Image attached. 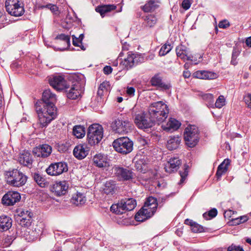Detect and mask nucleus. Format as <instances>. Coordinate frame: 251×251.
Here are the masks:
<instances>
[{
	"mask_svg": "<svg viewBox=\"0 0 251 251\" xmlns=\"http://www.w3.org/2000/svg\"><path fill=\"white\" fill-rule=\"evenodd\" d=\"M56 96L50 89L45 90L42 95V99L38 100L35 104L38 114L39 123L42 127L47 126L56 116V108L54 102Z\"/></svg>",
	"mask_w": 251,
	"mask_h": 251,
	"instance_id": "1",
	"label": "nucleus"
},
{
	"mask_svg": "<svg viewBox=\"0 0 251 251\" xmlns=\"http://www.w3.org/2000/svg\"><path fill=\"white\" fill-rule=\"evenodd\" d=\"M169 112L168 106L164 102L159 101L151 103L148 107V113L155 123H161L167 118Z\"/></svg>",
	"mask_w": 251,
	"mask_h": 251,
	"instance_id": "2",
	"label": "nucleus"
},
{
	"mask_svg": "<svg viewBox=\"0 0 251 251\" xmlns=\"http://www.w3.org/2000/svg\"><path fill=\"white\" fill-rule=\"evenodd\" d=\"M4 176L6 183L13 187L23 186L27 181V176L23 173L16 169L5 171Z\"/></svg>",
	"mask_w": 251,
	"mask_h": 251,
	"instance_id": "3",
	"label": "nucleus"
},
{
	"mask_svg": "<svg viewBox=\"0 0 251 251\" xmlns=\"http://www.w3.org/2000/svg\"><path fill=\"white\" fill-rule=\"evenodd\" d=\"M136 205V201L133 198L122 199L117 203L113 204L110 207V210L116 214H122L127 211L134 209Z\"/></svg>",
	"mask_w": 251,
	"mask_h": 251,
	"instance_id": "4",
	"label": "nucleus"
},
{
	"mask_svg": "<svg viewBox=\"0 0 251 251\" xmlns=\"http://www.w3.org/2000/svg\"><path fill=\"white\" fill-rule=\"evenodd\" d=\"M184 139L186 144L189 147H195L199 140L198 128L195 125H189L185 129Z\"/></svg>",
	"mask_w": 251,
	"mask_h": 251,
	"instance_id": "5",
	"label": "nucleus"
},
{
	"mask_svg": "<svg viewBox=\"0 0 251 251\" xmlns=\"http://www.w3.org/2000/svg\"><path fill=\"white\" fill-rule=\"evenodd\" d=\"M115 150L121 153L126 154L133 150V142L127 137L119 138L113 142Z\"/></svg>",
	"mask_w": 251,
	"mask_h": 251,
	"instance_id": "6",
	"label": "nucleus"
},
{
	"mask_svg": "<svg viewBox=\"0 0 251 251\" xmlns=\"http://www.w3.org/2000/svg\"><path fill=\"white\" fill-rule=\"evenodd\" d=\"M103 137V128L99 124L91 125L88 130L87 138L89 144L95 145L98 144Z\"/></svg>",
	"mask_w": 251,
	"mask_h": 251,
	"instance_id": "7",
	"label": "nucleus"
},
{
	"mask_svg": "<svg viewBox=\"0 0 251 251\" xmlns=\"http://www.w3.org/2000/svg\"><path fill=\"white\" fill-rule=\"evenodd\" d=\"M5 5L6 11L12 16H21L25 12L24 4L22 0H6Z\"/></svg>",
	"mask_w": 251,
	"mask_h": 251,
	"instance_id": "8",
	"label": "nucleus"
},
{
	"mask_svg": "<svg viewBox=\"0 0 251 251\" xmlns=\"http://www.w3.org/2000/svg\"><path fill=\"white\" fill-rule=\"evenodd\" d=\"M144 61V58L141 54L128 52L126 57L120 63V66L123 69L128 70Z\"/></svg>",
	"mask_w": 251,
	"mask_h": 251,
	"instance_id": "9",
	"label": "nucleus"
},
{
	"mask_svg": "<svg viewBox=\"0 0 251 251\" xmlns=\"http://www.w3.org/2000/svg\"><path fill=\"white\" fill-rule=\"evenodd\" d=\"M84 81L82 80H77V78L74 79L72 82V84L66 90V94L68 98L72 100H75L81 97V94L84 90Z\"/></svg>",
	"mask_w": 251,
	"mask_h": 251,
	"instance_id": "10",
	"label": "nucleus"
},
{
	"mask_svg": "<svg viewBox=\"0 0 251 251\" xmlns=\"http://www.w3.org/2000/svg\"><path fill=\"white\" fill-rule=\"evenodd\" d=\"M134 122L136 126L140 129L149 128L154 125V122L149 116L148 113L141 112L135 114Z\"/></svg>",
	"mask_w": 251,
	"mask_h": 251,
	"instance_id": "11",
	"label": "nucleus"
},
{
	"mask_svg": "<svg viewBox=\"0 0 251 251\" xmlns=\"http://www.w3.org/2000/svg\"><path fill=\"white\" fill-rule=\"evenodd\" d=\"M68 171V165L63 162L51 163L46 170L50 176H58Z\"/></svg>",
	"mask_w": 251,
	"mask_h": 251,
	"instance_id": "12",
	"label": "nucleus"
},
{
	"mask_svg": "<svg viewBox=\"0 0 251 251\" xmlns=\"http://www.w3.org/2000/svg\"><path fill=\"white\" fill-rule=\"evenodd\" d=\"M49 80L50 86L57 91H61L69 88V84L61 75H53L50 77Z\"/></svg>",
	"mask_w": 251,
	"mask_h": 251,
	"instance_id": "13",
	"label": "nucleus"
},
{
	"mask_svg": "<svg viewBox=\"0 0 251 251\" xmlns=\"http://www.w3.org/2000/svg\"><path fill=\"white\" fill-rule=\"evenodd\" d=\"M130 123L127 120L116 119L111 124L113 131L119 134H124L127 132Z\"/></svg>",
	"mask_w": 251,
	"mask_h": 251,
	"instance_id": "14",
	"label": "nucleus"
},
{
	"mask_svg": "<svg viewBox=\"0 0 251 251\" xmlns=\"http://www.w3.org/2000/svg\"><path fill=\"white\" fill-rule=\"evenodd\" d=\"M21 199V195L18 192L9 191L3 196L1 203L6 206L14 205L19 202Z\"/></svg>",
	"mask_w": 251,
	"mask_h": 251,
	"instance_id": "15",
	"label": "nucleus"
},
{
	"mask_svg": "<svg viewBox=\"0 0 251 251\" xmlns=\"http://www.w3.org/2000/svg\"><path fill=\"white\" fill-rule=\"evenodd\" d=\"M69 188V184L67 181H60L55 182L50 188L51 191L54 195L60 197L65 195Z\"/></svg>",
	"mask_w": 251,
	"mask_h": 251,
	"instance_id": "16",
	"label": "nucleus"
},
{
	"mask_svg": "<svg viewBox=\"0 0 251 251\" xmlns=\"http://www.w3.org/2000/svg\"><path fill=\"white\" fill-rule=\"evenodd\" d=\"M115 172L116 176L121 180H129L134 176L133 172L129 168L116 167Z\"/></svg>",
	"mask_w": 251,
	"mask_h": 251,
	"instance_id": "17",
	"label": "nucleus"
},
{
	"mask_svg": "<svg viewBox=\"0 0 251 251\" xmlns=\"http://www.w3.org/2000/svg\"><path fill=\"white\" fill-rule=\"evenodd\" d=\"M51 147L47 144H43L34 148L33 153L37 157L45 158L48 157L51 153Z\"/></svg>",
	"mask_w": 251,
	"mask_h": 251,
	"instance_id": "18",
	"label": "nucleus"
},
{
	"mask_svg": "<svg viewBox=\"0 0 251 251\" xmlns=\"http://www.w3.org/2000/svg\"><path fill=\"white\" fill-rule=\"evenodd\" d=\"M155 212L156 210L142 207L135 215V219L137 221L143 222L151 217Z\"/></svg>",
	"mask_w": 251,
	"mask_h": 251,
	"instance_id": "19",
	"label": "nucleus"
},
{
	"mask_svg": "<svg viewBox=\"0 0 251 251\" xmlns=\"http://www.w3.org/2000/svg\"><path fill=\"white\" fill-rule=\"evenodd\" d=\"M150 82L152 86L157 87L162 90L166 91L172 87L170 83H165L162 81V77L158 74L155 75Z\"/></svg>",
	"mask_w": 251,
	"mask_h": 251,
	"instance_id": "20",
	"label": "nucleus"
},
{
	"mask_svg": "<svg viewBox=\"0 0 251 251\" xmlns=\"http://www.w3.org/2000/svg\"><path fill=\"white\" fill-rule=\"evenodd\" d=\"M181 164V160L178 157H171L165 165L166 172L171 173L177 171Z\"/></svg>",
	"mask_w": 251,
	"mask_h": 251,
	"instance_id": "21",
	"label": "nucleus"
},
{
	"mask_svg": "<svg viewBox=\"0 0 251 251\" xmlns=\"http://www.w3.org/2000/svg\"><path fill=\"white\" fill-rule=\"evenodd\" d=\"M94 164L99 168H106L109 166L107 156L99 153L96 154L93 157Z\"/></svg>",
	"mask_w": 251,
	"mask_h": 251,
	"instance_id": "22",
	"label": "nucleus"
},
{
	"mask_svg": "<svg viewBox=\"0 0 251 251\" xmlns=\"http://www.w3.org/2000/svg\"><path fill=\"white\" fill-rule=\"evenodd\" d=\"M88 151V148L86 145L79 144L75 148L73 153L76 158L82 159L87 155Z\"/></svg>",
	"mask_w": 251,
	"mask_h": 251,
	"instance_id": "23",
	"label": "nucleus"
},
{
	"mask_svg": "<svg viewBox=\"0 0 251 251\" xmlns=\"http://www.w3.org/2000/svg\"><path fill=\"white\" fill-rule=\"evenodd\" d=\"M194 77L203 79H213L218 77V75L213 72L198 71L193 74Z\"/></svg>",
	"mask_w": 251,
	"mask_h": 251,
	"instance_id": "24",
	"label": "nucleus"
},
{
	"mask_svg": "<svg viewBox=\"0 0 251 251\" xmlns=\"http://www.w3.org/2000/svg\"><path fill=\"white\" fill-rule=\"evenodd\" d=\"M176 55L178 57L185 60H192V57L188 55V50L187 48L182 45H179L176 49Z\"/></svg>",
	"mask_w": 251,
	"mask_h": 251,
	"instance_id": "25",
	"label": "nucleus"
},
{
	"mask_svg": "<svg viewBox=\"0 0 251 251\" xmlns=\"http://www.w3.org/2000/svg\"><path fill=\"white\" fill-rule=\"evenodd\" d=\"M18 161L21 165L29 167L32 164L33 160L31 154L28 151H24L19 155Z\"/></svg>",
	"mask_w": 251,
	"mask_h": 251,
	"instance_id": "26",
	"label": "nucleus"
},
{
	"mask_svg": "<svg viewBox=\"0 0 251 251\" xmlns=\"http://www.w3.org/2000/svg\"><path fill=\"white\" fill-rule=\"evenodd\" d=\"M22 216L20 217L19 224L22 226H29L32 223V214L28 211H26L25 214L24 211L21 212Z\"/></svg>",
	"mask_w": 251,
	"mask_h": 251,
	"instance_id": "27",
	"label": "nucleus"
},
{
	"mask_svg": "<svg viewBox=\"0 0 251 251\" xmlns=\"http://www.w3.org/2000/svg\"><path fill=\"white\" fill-rule=\"evenodd\" d=\"M12 226V220L7 216L1 215L0 216V230L6 231L9 229Z\"/></svg>",
	"mask_w": 251,
	"mask_h": 251,
	"instance_id": "28",
	"label": "nucleus"
},
{
	"mask_svg": "<svg viewBox=\"0 0 251 251\" xmlns=\"http://www.w3.org/2000/svg\"><path fill=\"white\" fill-rule=\"evenodd\" d=\"M180 123L174 118H170L166 125H162L164 130L166 131L176 130L180 126Z\"/></svg>",
	"mask_w": 251,
	"mask_h": 251,
	"instance_id": "29",
	"label": "nucleus"
},
{
	"mask_svg": "<svg viewBox=\"0 0 251 251\" xmlns=\"http://www.w3.org/2000/svg\"><path fill=\"white\" fill-rule=\"evenodd\" d=\"M181 142V138L178 136H170L167 143V148L169 150L177 149Z\"/></svg>",
	"mask_w": 251,
	"mask_h": 251,
	"instance_id": "30",
	"label": "nucleus"
},
{
	"mask_svg": "<svg viewBox=\"0 0 251 251\" xmlns=\"http://www.w3.org/2000/svg\"><path fill=\"white\" fill-rule=\"evenodd\" d=\"M116 190V186L115 181L112 180L107 181L103 185L102 188L103 193L106 195H113Z\"/></svg>",
	"mask_w": 251,
	"mask_h": 251,
	"instance_id": "31",
	"label": "nucleus"
},
{
	"mask_svg": "<svg viewBox=\"0 0 251 251\" xmlns=\"http://www.w3.org/2000/svg\"><path fill=\"white\" fill-rule=\"evenodd\" d=\"M159 6L158 0H149L147 2L141 7L145 12H150L155 10Z\"/></svg>",
	"mask_w": 251,
	"mask_h": 251,
	"instance_id": "32",
	"label": "nucleus"
},
{
	"mask_svg": "<svg viewBox=\"0 0 251 251\" xmlns=\"http://www.w3.org/2000/svg\"><path fill=\"white\" fill-rule=\"evenodd\" d=\"M230 162L229 159H226L219 165L216 172V176L218 178H220L223 175L226 174Z\"/></svg>",
	"mask_w": 251,
	"mask_h": 251,
	"instance_id": "33",
	"label": "nucleus"
},
{
	"mask_svg": "<svg viewBox=\"0 0 251 251\" xmlns=\"http://www.w3.org/2000/svg\"><path fill=\"white\" fill-rule=\"evenodd\" d=\"M86 201V198L84 194L80 192H77L71 199V202L77 206L82 205L84 204Z\"/></svg>",
	"mask_w": 251,
	"mask_h": 251,
	"instance_id": "34",
	"label": "nucleus"
},
{
	"mask_svg": "<svg viewBox=\"0 0 251 251\" xmlns=\"http://www.w3.org/2000/svg\"><path fill=\"white\" fill-rule=\"evenodd\" d=\"M156 17L152 14H149L144 17L143 25L146 27L151 28L153 27L157 23Z\"/></svg>",
	"mask_w": 251,
	"mask_h": 251,
	"instance_id": "35",
	"label": "nucleus"
},
{
	"mask_svg": "<svg viewBox=\"0 0 251 251\" xmlns=\"http://www.w3.org/2000/svg\"><path fill=\"white\" fill-rule=\"evenodd\" d=\"M157 206L158 204L156 199L153 197H149L147 199L143 207L156 211Z\"/></svg>",
	"mask_w": 251,
	"mask_h": 251,
	"instance_id": "36",
	"label": "nucleus"
},
{
	"mask_svg": "<svg viewBox=\"0 0 251 251\" xmlns=\"http://www.w3.org/2000/svg\"><path fill=\"white\" fill-rule=\"evenodd\" d=\"M73 134L77 138H82L85 135V127L81 125H76L73 127Z\"/></svg>",
	"mask_w": 251,
	"mask_h": 251,
	"instance_id": "37",
	"label": "nucleus"
},
{
	"mask_svg": "<svg viewBox=\"0 0 251 251\" xmlns=\"http://www.w3.org/2000/svg\"><path fill=\"white\" fill-rule=\"evenodd\" d=\"M32 177L35 181L41 187L44 188L46 187L48 182L46 179L41 175L39 173H35L33 174Z\"/></svg>",
	"mask_w": 251,
	"mask_h": 251,
	"instance_id": "38",
	"label": "nucleus"
},
{
	"mask_svg": "<svg viewBox=\"0 0 251 251\" xmlns=\"http://www.w3.org/2000/svg\"><path fill=\"white\" fill-rule=\"evenodd\" d=\"M116 6L114 5H104L97 7L96 8V11L100 13L103 17L105 13L114 10Z\"/></svg>",
	"mask_w": 251,
	"mask_h": 251,
	"instance_id": "39",
	"label": "nucleus"
},
{
	"mask_svg": "<svg viewBox=\"0 0 251 251\" xmlns=\"http://www.w3.org/2000/svg\"><path fill=\"white\" fill-rule=\"evenodd\" d=\"M173 46L169 43H166L163 45L159 52L160 56H164L168 53L172 49Z\"/></svg>",
	"mask_w": 251,
	"mask_h": 251,
	"instance_id": "40",
	"label": "nucleus"
},
{
	"mask_svg": "<svg viewBox=\"0 0 251 251\" xmlns=\"http://www.w3.org/2000/svg\"><path fill=\"white\" fill-rule=\"evenodd\" d=\"M109 87L108 82H103L101 83L98 88V95L101 96L104 91H107L108 88Z\"/></svg>",
	"mask_w": 251,
	"mask_h": 251,
	"instance_id": "41",
	"label": "nucleus"
},
{
	"mask_svg": "<svg viewBox=\"0 0 251 251\" xmlns=\"http://www.w3.org/2000/svg\"><path fill=\"white\" fill-rule=\"evenodd\" d=\"M55 39L60 40L64 41L66 43L67 48L70 47V37L69 35H65V34H60L58 35Z\"/></svg>",
	"mask_w": 251,
	"mask_h": 251,
	"instance_id": "42",
	"label": "nucleus"
},
{
	"mask_svg": "<svg viewBox=\"0 0 251 251\" xmlns=\"http://www.w3.org/2000/svg\"><path fill=\"white\" fill-rule=\"evenodd\" d=\"M217 215V210L216 208H213L208 213L203 214V217L206 220L210 219L216 216Z\"/></svg>",
	"mask_w": 251,
	"mask_h": 251,
	"instance_id": "43",
	"label": "nucleus"
},
{
	"mask_svg": "<svg viewBox=\"0 0 251 251\" xmlns=\"http://www.w3.org/2000/svg\"><path fill=\"white\" fill-rule=\"evenodd\" d=\"M226 104V100L224 96L220 95L217 99L215 106L216 108H221Z\"/></svg>",
	"mask_w": 251,
	"mask_h": 251,
	"instance_id": "44",
	"label": "nucleus"
},
{
	"mask_svg": "<svg viewBox=\"0 0 251 251\" xmlns=\"http://www.w3.org/2000/svg\"><path fill=\"white\" fill-rule=\"evenodd\" d=\"M203 99L206 101H208L209 105H213L214 102V96L211 94H204L202 96Z\"/></svg>",
	"mask_w": 251,
	"mask_h": 251,
	"instance_id": "45",
	"label": "nucleus"
},
{
	"mask_svg": "<svg viewBox=\"0 0 251 251\" xmlns=\"http://www.w3.org/2000/svg\"><path fill=\"white\" fill-rule=\"evenodd\" d=\"M188 168L187 167H185L184 169V171L182 172L181 171L179 172V174L181 177V179L178 183V184L180 185L183 183V182L186 179V177L188 176Z\"/></svg>",
	"mask_w": 251,
	"mask_h": 251,
	"instance_id": "46",
	"label": "nucleus"
},
{
	"mask_svg": "<svg viewBox=\"0 0 251 251\" xmlns=\"http://www.w3.org/2000/svg\"><path fill=\"white\" fill-rule=\"evenodd\" d=\"M39 7L41 8H47L50 9L51 12L55 13H56V12L58 11V7L55 5L50 3L46 5H40Z\"/></svg>",
	"mask_w": 251,
	"mask_h": 251,
	"instance_id": "47",
	"label": "nucleus"
},
{
	"mask_svg": "<svg viewBox=\"0 0 251 251\" xmlns=\"http://www.w3.org/2000/svg\"><path fill=\"white\" fill-rule=\"evenodd\" d=\"M227 251H244V250L242 246L232 244L228 247Z\"/></svg>",
	"mask_w": 251,
	"mask_h": 251,
	"instance_id": "48",
	"label": "nucleus"
},
{
	"mask_svg": "<svg viewBox=\"0 0 251 251\" xmlns=\"http://www.w3.org/2000/svg\"><path fill=\"white\" fill-rule=\"evenodd\" d=\"M233 223L235 225H239L248 220V218L246 216H240V217L232 219Z\"/></svg>",
	"mask_w": 251,
	"mask_h": 251,
	"instance_id": "49",
	"label": "nucleus"
},
{
	"mask_svg": "<svg viewBox=\"0 0 251 251\" xmlns=\"http://www.w3.org/2000/svg\"><path fill=\"white\" fill-rule=\"evenodd\" d=\"M239 52L238 50L234 49L232 53V57L231 60V64L233 65H236L237 64L236 59L237 56L239 55Z\"/></svg>",
	"mask_w": 251,
	"mask_h": 251,
	"instance_id": "50",
	"label": "nucleus"
},
{
	"mask_svg": "<svg viewBox=\"0 0 251 251\" xmlns=\"http://www.w3.org/2000/svg\"><path fill=\"white\" fill-rule=\"evenodd\" d=\"M191 230L193 232H201L203 231V228L201 226L195 222L191 228Z\"/></svg>",
	"mask_w": 251,
	"mask_h": 251,
	"instance_id": "51",
	"label": "nucleus"
},
{
	"mask_svg": "<svg viewBox=\"0 0 251 251\" xmlns=\"http://www.w3.org/2000/svg\"><path fill=\"white\" fill-rule=\"evenodd\" d=\"M12 238L10 236H8L4 239L3 245L5 247H8L12 244Z\"/></svg>",
	"mask_w": 251,
	"mask_h": 251,
	"instance_id": "52",
	"label": "nucleus"
},
{
	"mask_svg": "<svg viewBox=\"0 0 251 251\" xmlns=\"http://www.w3.org/2000/svg\"><path fill=\"white\" fill-rule=\"evenodd\" d=\"M191 4V3L189 0H183L181 6L183 9L187 10L190 7Z\"/></svg>",
	"mask_w": 251,
	"mask_h": 251,
	"instance_id": "53",
	"label": "nucleus"
},
{
	"mask_svg": "<svg viewBox=\"0 0 251 251\" xmlns=\"http://www.w3.org/2000/svg\"><path fill=\"white\" fill-rule=\"evenodd\" d=\"M245 102L248 105V107L251 108V94H248L244 97Z\"/></svg>",
	"mask_w": 251,
	"mask_h": 251,
	"instance_id": "54",
	"label": "nucleus"
},
{
	"mask_svg": "<svg viewBox=\"0 0 251 251\" xmlns=\"http://www.w3.org/2000/svg\"><path fill=\"white\" fill-rule=\"evenodd\" d=\"M229 26V23L226 20L221 21L219 23V27L222 28H226Z\"/></svg>",
	"mask_w": 251,
	"mask_h": 251,
	"instance_id": "55",
	"label": "nucleus"
},
{
	"mask_svg": "<svg viewBox=\"0 0 251 251\" xmlns=\"http://www.w3.org/2000/svg\"><path fill=\"white\" fill-rule=\"evenodd\" d=\"M73 38V44L75 46L80 47L82 44V42L78 40V38L76 37L75 35H72Z\"/></svg>",
	"mask_w": 251,
	"mask_h": 251,
	"instance_id": "56",
	"label": "nucleus"
},
{
	"mask_svg": "<svg viewBox=\"0 0 251 251\" xmlns=\"http://www.w3.org/2000/svg\"><path fill=\"white\" fill-rule=\"evenodd\" d=\"M126 93L129 96H133L134 95L135 89L132 87H127Z\"/></svg>",
	"mask_w": 251,
	"mask_h": 251,
	"instance_id": "57",
	"label": "nucleus"
},
{
	"mask_svg": "<svg viewBox=\"0 0 251 251\" xmlns=\"http://www.w3.org/2000/svg\"><path fill=\"white\" fill-rule=\"evenodd\" d=\"M112 69L109 66H106L103 68V72L106 75H109L112 73Z\"/></svg>",
	"mask_w": 251,
	"mask_h": 251,
	"instance_id": "58",
	"label": "nucleus"
},
{
	"mask_svg": "<svg viewBox=\"0 0 251 251\" xmlns=\"http://www.w3.org/2000/svg\"><path fill=\"white\" fill-rule=\"evenodd\" d=\"M142 162L143 161L142 160H138L136 161L135 163V166L136 167V169L139 171H142L143 169V167L142 166Z\"/></svg>",
	"mask_w": 251,
	"mask_h": 251,
	"instance_id": "59",
	"label": "nucleus"
},
{
	"mask_svg": "<svg viewBox=\"0 0 251 251\" xmlns=\"http://www.w3.org/2000/svg\"><path fill=\"white\" fill-rule=\"evenodd\" d=\"M195 223V222H194L193 220L188 219H186L184 221V224L190 226L191 228L193 227V226Z\"/></svg>",
	"mask_w": 251,
	"mask_h": 251,
	"instance_id": "60",
	"label": "nucleus"
},
{
	"mask_svg": "<svg viewBox=\"0 0 251 251\" xmlns=\"http://www.w3.org/2000/svg\"><path fill=\"white\" fill-rule=\"evenodd\" d=\"M183 75L184 78H189L191 75V73L188 71H185L183 73Z\"/></svg>",
	"mask_w": 251,
	"mask_h": 251,
	"instance_id": "61",
	"label": "nucleus"
},
{
	"mask_svg": "<svg viewBox=\"0 0 251 251\" xmlns=\"http://www.w3.org/2000/svg\"><path fill=\"white\" fill-rule=\"evenodd\" d=\"M246 44L248 47L251 48V36L246 39Z\"/></svg>",
	"mask_w": 251,
	"mask_h": 251,
	"instance_id": "62",
	"label": "nucleus"
},
{
	"mask_svg": "<svg viewBox=\"0 0 251 251\" xmlns=\"http://www.w3.org/2000/svg\"><path fill=\"white\" fill-rule=\"evenodd\" d=\"M83 38H84L83 34H81L79 35V37H78V40L79 41H80L82 42V41L83 39Z\"/></svg>",
	"mask_w": 251,
	"mask_h": 251,
	"instance_id": "63",
	"label": "nucleus"
},
{
	"mask_svg": "<svg viewBox=\"0 0 251 251\" xmlns=\"http://www.w3.org/2000/svg\"><path fill=\"white\" fill-rule=\"evenodd\" d=\"M246 241L247 243L250 244L251 246V238H247L246 239Z\"/></svg>",
	"mask_w": 251,
	"mask_h": 251,
	"instance_id": "64",
	"label": "nucleus"
}]
</instances>
